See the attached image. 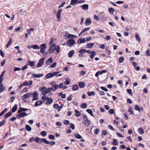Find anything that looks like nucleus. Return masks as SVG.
<instances>
[{
  "instance_id": "obj_1",
  "label": "nucleus",
  "mask_w": 150,
  "mask_h": 150,
  "mask_svg": "<svg viewBox=\"0 0 150 150\" xmlns=\"http://www.w3.org/2000/svg\"><path fill=\"white\" fill-rule=\"evenodd\" d=\"M45 59V58L44 57L40 59L37 65V67H41L43 64Z\"/></svg>"
},
{
  "instance_id": "obj_2",
  "label": "nucleus",
  "mask_w": 150,
  "mask_h": 150,
  "mask_svg": "<svg viewBox=\"0 0 150 150\" xmlns=\"http://www.w3.org/2000/svg\"><path fill=\"white\" fill-rule=\"evenodd\" d=\"M33 95V100H36L38 99V94L37 91H35L33 93H31Z\"/></svg>"
},
{
  "instance_id": "obj_3",
  "label": "nucleus",
  "mask_w": 150,
  "mask_h": 150,
  "mask_svg": "<svg viewBox=\"0 0 150 150\" xmlns=\"http://www.w3.org/2000/svg\"><path fill=\"white\" fill-rule=\"evenodd\" d=\"M83 117L85 125L87 127L89 126H90L89 121L88 120L87 116L85 115H84Z\"/></svg>"
},
{
  "instance_id": "obj_4",
  "label": "nucleus",
  "mask_w": 150,
  "mask_h": 150,
  "mask_svg": "<svg viewBox=\"0 0 150 150\" xmlns=\"http://www.w3.org/2000/svg\"><path fill=\"white\" fill-rule=\"evenodd\" d=\"M40 52L42 54L45 52V50L46 48V44H43L41 45L40 46Z\"/></svg>"
},
{
  "instance_id": "obj_5",
  "label": "nucleus",
  "mask_w": 150,
  "mask_h": 150,
  "mask_svg": "<svg viewBox=\"0 0 150 150\" xmlns=\"http://www.w3.org/2000/svg\"><path fill=\"white\" fill-rule=\"evenodd\" d=\"M85 1L81 0L77 1V0H71L70 5H74L76 3H82L84 2Z\"/></svg>"
},
{
  "instance_id": "obj_6",
  "label": "nucleus",
  "mask_w": 150,
  "mask_h": 150,
  "mask_svg": "<svg viewBox=\"0 0 150 150\" xmlns=\"http://www.w3.org/2000/svg\"><path fill=\"white\" fill-rule=\"evenodd\" d=\"M32 95L30 93H28L24 95L23 96H22V100H24L25 101V99H27L30 96Z\"/></svg>"
},
{
  "instance_id": "obj_7",
  "label": "nucleus",
  "mask_w": 150,
  "mask_h": 150,
  "mask_svg": "<svg viewBox=\"0 0 150 150\" xmlns=\"http://www.w3.org/2000/svg\"><path fill=\"white\" fill-rule=\"evenodd\" d=\"M62 11V9H60L58 10L57 14V17L58 21H61V13Z\"/></svg>"
},
{
  "instance_id": "obj_8",
  "label": "nucleus",
  "mask_w": 150,
  "mask_h": 150,
  "mask_svg": "<svg viewBox=\"0 0 150 150\" xmlns=\"http://www.w3.org/2000/svg\"><path fill=\"white\" fill-rule=\"evenodd\" d=\"M67 45L69 46H71L74 45L75 42V41L74 40L71 39L68 40L67 41Z\"/></svg>"
},
{
  "instance_id": "obj_9",
  "label": "nucleus",
  "mask_w": 150,
  "mask_h": 150,
  "mask_svg": "<svg viewBox=\"0 0 150 150\" xmlns=\"http://www.w3.org/2000/svg\"><path fill=\"white\" fill-rule=\"evenodd\" d=\"M56 47V45L55 44H54L50 46L49 51L50 53H52L53 51L55 50Z\"/></svg>"
},
{
  "instance_id": "obj_10",
  "label": "nucleus",
  "mask_w": 150,
  "mask_h": 150,
  "mask_svg": "<svg viewBox=\"0 0 150 150\" xmlns=\"http://www.w3.org/2000/svg\"><path fill=\"white\" fill-rule=\"evenodd\" d=\"M27 114L25 112H22L20 114H17V116L18 117V118H20L21 117H22L24 116H27Z\"/></svg>"
},
{
  "instance_id": "obj_11",
  "label": "nucleus",
  "mask_w": 150,
  "mask_h": 150,
  "mask_svg": "<svg viewBox=\"0 0 150 150\" xmlns=\"http://www.w3.org/2000/svg\"><path fill=\"white\" fill-rule=\"evenodd\" d=\"M66 36L67 37V39L72 38H76L77 37L76 35H71L70 34H67Z\"/></svg>"
},
{
  "instance_id": "obj_12",
  "label": "nucleus",
  "mask_w": 150,
  "mask_h": 150,
  "mask_svg": "<svg viewBox=\"0 0 150 150\" xmlns=\"http://www.w3.org/2000/svg\"><path fill=\"white\" fill-rule=\"evenodd\" d=\"M23 83L24 86L28 85L29 86H30L32 84L33 81H26L23 82Z\"/></svg>"
},
{
  "instance_id": "obj_13",
  "label": "nucleus",
  "mask_w": 150,
  "mask_h": 150,
  "mask_svg": "<svg viewBox=\"0 0 150 150\" xmlns=\"http://www.w3.org/2000/svg\"><path fill=\"white\" fill-rule=\"evenodd\" d=\"M52 58H50L45 62V64L47 65H49L52 62Z\"/></svg>"
},
{
  "instance_id": "obj_14",
  "label": "nucleus",
  "mask_w": 150,
  "mask_h": 150,
  "mask_svg": "<svg viewBox=\"0 0 150 150\" xmlns=\"http://www.w3.org/2000/svg\"><path fill=\"white\" fill-rule=\"evenodd\" d=\"M32 76L35 77L40 78L42 76H43V74H32Z\"/></svg>"
},
{
  "instance_id": "obj_15",
  "label": "nucleus",
  "mask_w": 150,
  "mask_h": 150,
  "mask_svg": "<svg viewBox=\"0 0 150 150\" xmlns=\"http://www.w3.org/2000/svg\"><path fill=\"white\" fill-rule=\"evenodd\" d=\"M81 6L83 10H87L88 9V4H84Z\"/></svg>"
},
{
  "instance_id": "obj_16",
  "label": "nucleus",
  "mask_w": 150,
  "mask_h": 150,
  "mask_svg": "<svg viewBox=\"0 0 150 150\" xmlns=\"http://www.w3.org/2000/svg\"><path fill=\"white\" fill-rule=\"evenodd\" d=\"M91 23V21L89 18H87L85 22V24L86 25H90Z\"/></svg>"
},
{
  "instance_id": "obj_17",
  "label": "nucleus",
  "mask_w": 150,
  "mask_h": 150,
  "mask_svg": "<svg viewBox=\"0 0 150 150\" xmlns=\"http://www.w3.org/2000/svg\"><path fill=\"white\" fill-rule=\"evenodd\" d=\"M85 42V40L84 38H83L82 39H79L78 40L77 43L79 44H80L81 43H84Z\"/></svg>"
},
{
  "instance_id": "obj_18",
  "label": "nucleus",
  "mask_w": 150,
  "mask_h": 150,
  "mask_svg": "<svg viewBox=\"0 0 150 150\" xmlns=\"http://www.w3.org/2000/svg\"><path fill=\"white\" fill-rule=\"evenodd\" d=\"M28 110V109H27L20 108V109L18 110V113H20L22 111H27Z\"/></svg>"
},
{
  "instance_id": "obj_19",
  "label": "nucleus",
  "mask_w": 150,
  "mask_h": 150,
  "mask_svg": "<svg viewBox=\"0 0 150 150\" xmlns=\"http://www.w3.org/2000/svg\"><path fill=\"white\" fill-rule=\"evenodd\" d=\"M35 64V61H33L32 62L28 61V65H30L31 67L34 66Z\"/></svg>"
},
{
  "instance_id": "obj_20",
  "label": "nucleus",
  "mask_w": 150,
  "mask_h": 150,
  "mask_svg": "<svg viewBox=\"0 0 150 150\" xmlns=\"http://www.w3.org/2000/svg\"><path fill=\"white\" fill-rule=\"evenodd\" d=\"M42 103V102L41 101H37L35 103V105L37 107L41 105Z\"/></svg>"
},
{
  "instance_id": "obj_21",
  "label": "nucleus",
  "mask_w": 150,
  "mask_h": 150,
  "mask_svg": "<svg viewBox=\"0 0 150 150\" xmlns=\"http://www.w3.org/2000/svg\"><path fill=\"white\" fill-rule=\"evenodd\" d=\"M5 71H4L2 74L0 76V83H1L3 80V77L4 75Z\"/></svg>"
},
{
  "instance_id": "obj_22",
  "label": "nucleus",
  "mask_w": 150,
  "mask_h": 150,
  "mask_svg": "<svg viewBox=\"0 0 150 150\" xmlns=\"http://www.w3.org/2000/svg\"><path fill=\"white\" fill-rule=\"evenodd\" d=\"M79 86L80 88H82L85 86V83L84 82H80L79 83Z\"/></svg>"
},
{
  "instance_id": "obj_23",
  "label": "nucleus",
  "mask_w": 150,
  "mask_h": 150,
  "mask_svg": "<svg viewBox=\"0 0 150 150\" xmlns=\"http://www.w3.org/2000/svg\"><path fill=\"white\" fill-rule=\"evenodd\" d=\"M52 77V73H49L46 75L45 77V79H47L48 78H50Z\"/></svg>"
},
{
  "instance_id": "obj_24",
  "label": "nucleus",
  "mask_w": 150,
  "mask_h": 150,
  "mask_svg": "<svg viewBox=\"0 0 150 150\" xmlns=\"http://www.w3.org/2000/svg\"><path fill=\"white\" fill-rule=\"evenodd\" d=\"M17 104H15L13 107L12 111L13 112H15L17 110Z\"/></svg>"
},
{
  "instance_id": "obj_25",
  "label": "nucleus",
  "mask_w": 150,
  "mask_h": 150,
  "mask_svg": "<svg viewBox=\"0 0 150 150\" xmlns=\"http://www.w3.org/2000/svg\"><path fill=\"white\" fill-rule=\"evenodd\" d=\"M96 54V52L94 51H92L91 53V55L90 56L91 59H93Z\"/></svg>"
},
{
  "instance_id": "obj_26",
  "label": "nucleus",
  "mask_w": 150,
  "mask_h": 150,
  "mask_svg": "<svg viewBox=\"0 0 150 150\" xmlns=\"http://www.w3.org/2000/svg\"><path fill=\"white\" fill-rule=\"evenodd\" d=\"M66 81L64 82L65 85H67L70 84V79L68 78H66Z\"/></svg>"
},
{
  "instance_id": "obj_27",
  "label": "nucleus",
  "mask_w": 150,
  "mask_h": 150,
  "mask_svg": "<svg viewBox=\"0 0 150 150\" xmlns=\"http://www.w3.org/2000/svg\"><path fill=\"white\" fill-rule=\"evenodd\" d=\"M138 130L139 134H143L144 132V130L142 129V127H140L139 128Z\"/></svg>"
},
{
  "instance_id": "obj_28",
  "label": "nucleus",
  "mask_w": 150,
  "mask_h": 150,
  "mask_svg": "<svg viewBox=\"0 0 150 150\" xmlns=\"http://www.w3.org/2000/svg\"><path fill=\"white\" fill-rule=\"evenodd\" d=\"M35 141L36 142L38 143H41L42 142V139H41L40 138H35Z\"/></svg>"
},
{
  "instance_id": "obj_29",
  "label": "nucleus",
  "mask_w": 150,
  "mask_h": 150,
  "mask_svg": "<svg viewBox=\"0 0 150 150\" xmlns=\"http://www.w3.org/2000/svg\"><path fill=\"white\" fill-rule=\"evenodd\" d=\"M78 88V86L77 84H74L72 87V90L73 91L77 90Z\"/></svg>"
},
{
  "instance_id": "obj_30",
  "label": "nucleus",
  "mask_w": 150,
  "mask_h": 150,
  "mask_svg": "<svg viewBox=\"0 0 150 150\" xmlns=\"http://www.w3.org/2000/svg\"><path fill=\"white\" fill-rule=\"evenodd\" d=\"M74 50H72L68 54V56L69 57H71L74 54Z\"/></svg>"
},
{
  "instance_id": "obj_31",
  "label": "nucleus",
  "mask_w": 150,
  "mask_h": 150,
  "mask_svg": "<svg viewBox=\"0 0 150 150\" xmlns=\"http://www.w3.org/2000/svg\"><path fill=\"white\" fill-rule=\"evenodd\" d=\"M58 88V85L57 84H55L52 86V91H54Z\"/></svg>"
},
{
  "instance_id": "obj_32",
  "label": "nucleus",
  "mask_w": 150,
  "mask_h": 150,
  "mask_svg": "<svg viewBox=\"0 0 150 150\" xmlns=\"http://www.w3.org/2000/svg\"><path fill=\"white\" fill-rule=\"evenodd\" d=\"M135 36L137 40L139 42H140L141 41V39L139 36L137 34L135 35Z\"/></svg>"
},
{
  "instance_id": "obj_33",
  "label": "nucleus",
  "mask_w": 150,
  "mask_h": 150,
  "mask_svg": "<svg viewBox=\"0 0 150 150\" xmlns=\"http://www.w3.org/2000/svg\"><path fill=\"white\" fill-rule=\"evenodd\" d=\"M75 137L78 139H80L82 137L78 133H75L74 135Z\"/></svg>"
},
{
  "instance_id": "obj_34",
  "label": "nucleus",
  "mask_w": 150,
  "mask_h": 150,
  "mask_svg": "<svg viewBox=\"0 0 150 150\" xmlns=\"http://www.w3.org/2000/svg\"><path fill=\"white\" fill-rule=\"evenodd\" d=\"M94 45L93 43H91L87 44L86 45V47L87 48H91Z\"/></svg>"
},
{
  "instance_id": "obj_35",
  "label": "nucleus",
  "mask_w": 150,
  "mask_h": 150,
  "mask_svg": "<svg viewBox=\"0 0 150 150\" xmlns=\"http://www.w3.org/2000/svg\"><path fill=\"white\" fill-rule=\"evenodd\" d=\"M25 128L26 130L28 131H30L31 130V128L28 125H26Z\"/></svg>"
},
{
  "instance_id": "obj_36",
  "label": "nucleus",
  "mask_w": 150,
  "mask_h": 150,
  "mask_svg": "<svg viewBox=\"0 0 150 150\" xmlns=\"http://www.w3.org/2000/svg\"><path fill=\"white\" fill-rule=\"evenodd\" d=\"M88 95L90 96H91L92 95H94L95 93L93 91L92 92H87Z\"/></svg>"
},
{
  "instance_id": "obj_37",
  "label": "nucleus",
  "mask_w": 150,
  "mask_h": 150,
  "mask_svg": "<svg viewBox=\"0 0 150 150\" xmlns=\"http://www.w3.org/2000/svg\"><path fill=\"white\" fill-rule=\"evenodd\" d=\"M46 89V88L45 86H42L41 87L40 89L39 90L42 92H43Z\"/></svg>"
},
{
  "instance_id": "obj_38",
  "label": "nucleus",
  "mask_w": 150,
  "mask_h": 150,
  "mask_svg": "<svg viewBox=\"0 0 150 150\" xmlns=\"http://www.w3.org/2000/svg\"><path fill=\"white\" fill-rule=\"evenodd\" d=\"M86 112L88 113L91 115L92 116H93L94 115L93 114L91 110L90 109H87L86 110Z\"/></svg>"
},
{
  "instance_id": "obj_39",
  "label": "nucleus",
  "mask_w": 150,
  "mask_h": 150,
  "mask_svg": "<svg viewBox=\"0 0 150 150\" xmlns=\"http://www.w3.org/2000/svg\"><path fill=\"white\" fill-rule=\"evenodd\" d=\"M12 41V39L11 38H10L9 39V40L8 42L7 45H6V47L7 48L8 47L9 45H10L11 43V42Z\"/></svg>"
},
{
  "instance_id": "obj_40",
  "label": "nucleus",
  "mask_w": 150,
  "mask_h": 150,
  "mask_svg": "<svg viewBox=\"0 0 150 150\" xmlns=\"http://www.w3.org/2000/svg\"><path fill=\"white\" fill-rule=\"evenodd\" d=\"M89 29L90 28H84L81 32V33H83L88 31Z\"/></svg>"
},
{
  "instance_id": "obj_41",
  "label": "nucleus",
  "mask_w": 150,
  "mask_h": 150,
  "mask_svg": "<svg viewBox=\"0 0 150 150\" xmlns=\"http://www.w3.org/2000/svg\"><path fill=\"white\" fill-rule=\"evenodd\" d=\"M75 112L76 113V117H79L80 115V112L78 111L77 110H75Z\"/></svg>"
},
{
  "instance_id": "obj_42",
  "label": "nucleus",
  "mask_w": 150,
  "mask_h": 150,
  "mask_svg": "<svg viewBox=\"0 0 150 150\" xmlns=\"http://www.w3.org/2000/svg\"><path fill=\"white\" fill-rule=\"evenodd\" d=\"M11 113L12 112L11 111H10L8 113H6L5 115V117L6 118L8 117L10 115H11Z\"/></svg>"
},
{
  "instance_id": "obj_43",
  "label": "nucleus",
  "mask_w": 150,
  "mask_h": 150,
  "mask_svg": "<svg viewBox=\"0 0 150 150\" xmlns=\"http://www.w3.org/2000/svg\"><path fill=\"white\" fill-rule=\"evenodd\" d=\"M109 12L111 14H112L114 11V10L112 8H109Z\"/></svg>"
},
{
  "instance_id": "obj_44",
  "label": "nucleus",
  "mask_w": 150,
  "mask_h": 150,
  "mask_svg": "<svg viewBox=\"0 0 150 150\" xmlns=\"http://www.w3.org/2000/svg\"><path fill=\"white\" fill-rule=\"evenodd\" d=\"M49 138L50 139H54L55 137L54 135L52 134H50L49 135Z\"/></svg>"
},
{
  "instance_id": "obj_45",
  "label": "nucleus",
  "mask_w": 150,
  "mask_h": 150,
  "mask_svg": "<svg viewBox=\"0 0 150 150\" xmlns=\"http://www.w3.org/2000/svg\"><path fill=\"white\" fill-rule=\"evenodd\" d=\"M134 109L138 111L139 112L140 111V108L139 107V106L137 105H135Z\"/></svg>"
},
{
  "instance_id": "obj_46",
  "label": "nucleus",
  "mask_w": 150,
  "mask_h": 150,
  "mask_svg": "<svg viewBox=\"0 0 150 150\" xmlns=\"http://www.w3.org/2000/svg\"><path fill=\"white\" fill-rule=\"evenodd\" d=\"M113 144L114 145H117L118 143L116 139H114L113 140Z\"/></svg>"
},
{
  "instance_id": "obj_47",
  "label": "nucleus",
  "mask_w": 150,
  "mask_h": 150,
  "mask_svg": "<svg viewBox=\"0 0 150 150\" xmlns=\"http://www.w3.org/2000/svg\"><path fill=\"white\" fill-rule=\"evenodd\" d=\"M87 106V105L86 103H83L81 105V108H85Z\"/></svg>"
},
{
  "instance_id": "obj_48",
  "label": "nucleus",
  "mask_w": 150,
  "mask_h": 150,
  "mask_svg": "<svg viewBox=\"0 0 150 150\" xmlns=\"http://www.w3.org/2000/svg\"><path fill=\"white\" fill-rule=\"evenodd\" d=\"M56 65L57 63L55 62H54L50 66V67L52 68H54L56 66Z\"/></svg>"
},
{
  "instance_id": "obj_49",
  "label": "nucleus",
  "mask_w": 150,
  "mask_h": 150,
  "mask_svg": "<svg viewBox=\"0 0 150 150\" xmlns=\"http://www.w3.org/2000/svg\"><path fill=\"white\" fill-rule=\"evenodd\" d=\"M52 88H49L46 90V91L48 93H49L50 91H52Z\"/></svg>"
},
{
  "instance_id": "obj_50",
  "label": "nucleus",
  "mask_w": 150,
  "mask_h": 150,
  "mask_svg": "<svg viewBox=\"0 0 150 150\" xmlns=\"http://www.w3.org/2000/svg\"><path fill=\"white\" fill-rule=\"evenodd\" d=\"M32 48L34 49H39V47L37 45H34L32 46Z\"/></svg>"
},
{
  "instance_id": "obj_51",
  "label": "nucleus",
  "mask_w": 150,
  "mask_h": 150,
  "mask_svg": "<svg viewBox=\"0 0 150 150\" xmlns=\"http://www.w3.org/2000/svg\"><path fill=\"white\" fill-rule=\"evenodd\" d=\"M41 134L43 136H45L46 135L47 133L45 131H43L41 132Z\"/></svg>"
},
{
  "instance_id": "obj_52",
  "label": "nucleus",
  "mask_w": 150,
  "mask_h": 150,
  "mask_svg": "<svg viewBox=\"0 0 150 150\" xmlns=\"http://www.w3.org/2000/svg\"><path fill=\"white\" fill-rule=\"evenodd\" d=\"M124 60V59L123 57H120L119 59V63H121L123 62Z\"/></svg>"
},
{
  "instance_id": "obj_53",
  "label": "nucleus",
  "mask_w": 150,
  "mask_h": 150,
  "mask_svg": "<svg viewBox=\"0 0 150 150\" xmlns=\"http://www.w3.org/2000/svg\"><path fill=\"white\" fill-rule=\"evenodd\" d=\"M55 40L54 39H52L49 42V45H51L55 41Z\"/></svg>"
},
{
  "instance_id": "obj_54",
  "label": "nucleus",
  "mask_w": 150,
  "mask_h": 150,
  "mask_svg": "<svg viewBox=\"0 0 150 150\" xmlns=\"http://www.w3.org/2000/svg\"><path fill=\"white\" fill-rule=\"evenodd\" d=\"M42 141L46 144H48L49 143V141H47L46 139H42Z\"/></svg>"
},
{
  "instance_id": "obj_55",
  "label": "nucleus",
  "mask_w": 150,
  "mask_h": 150,
  "mask_svg": "<svg viewBox=\"0 0 150 150\" xmlns=\"http://www.w3.org/2000/svg\"><path fill=\"white\" fill-rule=\"evenodd\" d=\"M59 71H56L55 72H54L52 73V76H55L56 75L58 74L59 73Z\"/></svg>"
},
{
  "instance_id": "obj_56",
  "label": "nucleus",
  "mask_w": 150,
  "mask_h": 150,
  "mask_svg": "<svg viewBox=\"0 0 150 150\" xmlns=\"http://www.w3.org/2000/svg\"><path fill=\"white\" fill-rule=\"evenodd\" d=\"M127 91L128 92V93L130 95H131L132 96V90L131 89H128L127 90Z\"/></svg>"
},
{
  "instance_id": "obj_57",
  "label": "nucleus",
  "mask_w": 150,
  "mask_h": 150,
  "mask_svg": "<svg viewBox=\"0 0 150 150\" xmlns=\"http://www.w3.org/2000/svg\"><path fill=\"white\" fill-rule=\"evenodd\" d=\"M47 100V102L49 104H51L52 102V98H48V99Z\"/></svg>"
},
{
  "instance_id": "obj_58",
  "label": "nucleus",
  "mask_w": 150,
  "mask_h": 150,
  "mask_svg": "<svg viewBox=\"0 0 150 150\" xmlns=\"http://www.w3.org/2000/svg\"><path fill=\"white\" fill-rule=\"evenodd\" d=\"M5 86H3L0 88V93L2 92L5 89Z\"/></svg>"
},
{
  "instance_id": "obj_59",
  "label": "nucleus",
  "mask_w": 150,
  "mask_h": 150,
  "mask_svg": "<svg viewBox=\"0 0 150 150\" xmlns=\"http://www.w3.org/2000/svg\"><path fill=\"white\" fill-rule=\"evenodd\" d=\"M6 62V60L4 59L3 60L2 62H1V66L2 67H3L4 66L5 63Z\"/></svg>"
},
{
  "instance_id": "obj_60",
  "label": "nucleus",
  "mask_w": 150,
  "mask_h": 150,
  "mask_svg": "<svg viewBox=\"0 0 150 150\" xmlns=\"http://www.w3.org/2000/svg\"><path fill=\"white\" fill-rule=\"evenodd\" d=\"M80 53H85L86 52V50L85 49H81L79 51Z\"/></svg>"
},
{
  "instance_id": "obj_61",
  "label": "nucleus",
  "mask_w": 150,
  "mask_h": 150,
  "mask_svg": "<svg viewBox=\"0 0 150 150\" xmlns=\"http://www.w3.org/2000/svg\"><path fill=\"white\" fill-rule=\"evenodd\" d=\"M5 122L6 121L4 120H3L1 122H0V127L4 125V124L5 123Z\"/></svg>"
},
{
  "instance_id": "obj_62",
  "label": "nucleus",
  "mask_w": 150,
  "mask_h": 150,
  "mask_svg": "<svg viewBox=\"0 0 150 150\" xmlns=\"http://www.w3.org/2000/svg\"><path fill=\"white\" fill-rule=\"evenodd\" d=\"M100 88L102 90H104L105 91H108V89H107L105 87H101Z\"/></svg>"
},
{
  "instance_id": "obj_63",
  "label": "nucleus",
  "mask_w": 150,
  "mask_h": 150,
  "mask_svg": "<svg viewBox=\"0 0 150 150\" xmlns=\"http://www.w3.org/2000/svg\"><path fill=\"white\" fill-rule=\"evenodd\" d=\"M49 143L48 144H49L51 145H53L55 144V142L54 141H50L49 142Z\"/></svg>"
},
{
  "instance_id": "obj_64",
  "label": "nucleus",
  "mask_w": 150,
  "mask_h": 150,
  "mask_svg": "<svg viewBox=\"0 0 150 150\" xmlns=\"http://www.w3.org/2000/svg\"><path fill=\"white\" fill-rule=\"evenodd\" d=\"M99 132V129L98 128L96 129H95L94 131V133L96 134H97Z\"/></svg>"
}]
</instances>
